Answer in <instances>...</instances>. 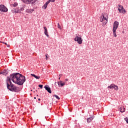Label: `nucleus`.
<instances>
[{
	"mask_svg": "<svg viewBox=\"0 0 128 128\" xmlns=\"http://www.w3.org/2000/svg\"><path fill=\"white\" fill-rule=\"evenodd\" d=\"M11 80H12L14 84L22 86L26 81V78H25V76L16 72L10 74V76L7 77L6 82H11Z\"/></svg>",
	"mask_w": 128,
	"mask_h": 128,
	"instance_id": "1",
	"label": "nucleus"
},
{
	"mask_svg": "<svg viewBox=\"0 0 128 128\" xmlns=\"http://www.w3.org/2000/svg\"><path fill=\"white\" fill-rule=\"evenodd\" d=\"M6 84H7V88L8 90L12 92H18V88L14 86L12 82H6Z\"/></svg>",
	"mask_w": 128,
	"mask_h": 128,
	"instance_id": "2",
	"label": "nucleus"
},
{
	"mask_svg": "<svg viewBox=\"0 0 128 128\" xmlns=\"http://www.w3.org/2000/svg\"><path fill=\"white\" fill-rule=\"evenodd\" d=\"M118 22L117 21H114V24H113V29L112 31L113 32V35L114 37L116 38V30L118 28Z\"/></svg>",
	"mask_w": 128,
	"mask_h": 128,
	"instance_id": "3",
	"label": "nucleus"
},
{
	"mask_svg": "<svg viewBox=\"0 0 128 128\" xmlns=\"http://www.w3.org/2000/svg\"><path fill=\"white\" fill-rule=\"evenodd\" d=\"M108 16H106V17L105 16L104 14H102V15H101L100 16V22H104L103 24L104 26H106L108 22Z\"/></svg>",
	"mask_w": 128,
	"mask_h": 128,
	"instance_id": "4",
	"label": "nucleus"
},
{
	"mask_svg": "<svg viewBox=\"0 0 128 128\" xmlns=\"http://www.w3.org/2000/svg\"><path fill=\"white\" fill-rule=\"evenodd\" d=\"M24 3L26 4H32V6H34L37 0H21Z\"/></svg>",
	"mask_w": 128,
	"mask_h": 128,
	"instance_id": "5",
	"label": "nucleus"
},
{
	"mask_svg": "<svg viewBox=\"0 0 128 128\" xmlns=\"http://www.w3.org/2000/svg\"><path fill=\"white\" fill-rule=\"evenodd\" d=\"M118 10L120 12V14H124L126 12V11L122 6L118 4Z\"/></svg>",
	"mask_w": 128,
	"mask_h": 128,
	"instance_id": "6",
	"label": "nucleus"
},
{
	"mask_svg": "<svg viewBox=\"0 0 128 128\" xmlns=\"http://www.w3.org/2000/svg\"><path fill=\"white\" fill-rule=\"evenodd\" d=\"M0 12H8V8L3 4H0Z\"/></svg>",
	"mask_w": 128,
	"mask_h": 128,
	"instance_id": "7",
	"label": "nucleus"
},
{
	"mask_svg": "<svg viewBox=\"0 0 128 128\" xmlns=\"http://www.w3.org/2000/svg\"><path fill=\"white\" fill-rule=\"evenodd\" d=\"M74 40L77 42L79 44H81L82 43V39L81 37L77 36V34H76V37L74 38Z\"/></svg>",
	"mask_w": 128,
	"mask_h": 128,
	"instance_id": "8",
	"label": "nucleus"
},
{
	"mask_svg": "<svg viewBox=\"0 0 128 128\" xmlns=\"http://www.w3.org/2000/svg\"><path fill=\"white\" fill-rule=\"evenodd\" d=\"M44 88L46 90H47V92L48 93L51 94L52 92L51 91V90H50V86L48 85L44 86Z\"/></svg>",
	"mask_w": 128,
	"mask_h": 128,
	"instance_id": "9",
	"label": "nucleus"
},
{
	"mask_svg": "<svg viewBox=\"0 0 128 128\" xmlns=\"http://www.w3.org/2000/svg\"><path fill=\"white\" fill-rule=\"evenodd\" d=\"M34 12V8L33 9L28 8L26 10V13L30 14H32Z\"/></svg>",
	"mask_w": 128,
	"mask_h": 128,
	"instance_id": "10",
	"label": "nucleus"
},
{
	"mask_svg": "<svg viewBox=\"0 0 128 128\" xmlns=\"http://www.w3.org/2000/svg\"><path fill=\"white\" fill-rule=\"evenodd\" d=\"M22 10H20L19 8H16L15 9H14V13H15V14L20 13L22 12Z\"/></svg>",
	"mask_w": 128,
	"mask_h": 128,
	"instance_id": "11",
	"label": "nucleus"
},
{
	"mask_svg": "<svg viewBox=\"0 0 128 128\" xmlns=\"http://www.w3.org/2000/svg\"><path fill=\"white\" fill-rule=\"evenodd\" d=\"M44 35H46V36L48 38L49 36H48V32L46 27L44 26Z\"/></svg>",
	"mask_w": 128,
	"mask_h": 128,
	"instance_id": "12",
	"label": "nucleus"
},
{
	"mask_svg": "<svg viewBox=\"0 0 128 128\" xmlns=\"http://www.w3.org/2000/svg\"><path fill=\"white\" fill-rule=\"evenodd\" d=\"M118 110H120V112H121V113H124L125 112V108L124 107V106H122V107H120V108H118Z\"/></svg>",
	"mask_w": 128,
	"mask_h": 128,
	"instance_id": "13",
	"label": "nucleus"
},
{
	"mask_svg": "<svg viewBox=\"0 0 128 128\" xmlns=\"http://www.w3.org/2000/svg\"><path fill=\"white\" fill-rule=\"evenodd\" d=\"M94 119V117L92 116L88 118H87L86 121L88 124H90L92 122V120Z\"/></svg>",
	"mask_w": 128,
	"mask_h": 128,
	"instance_id": "14",
	"label": "nucleus"
},
{
	"mask_svg": "<svg viewBox=\"0 0 128 128\" xmlns=\"http://www.w3.org/2000/svg\"><path fill=\"white\" fill-rule=\"evenodd\" d=\"M115 86H116V85H115L114 84H110V86H108V88H109L110 90L114 88Z\"/></svg>",
	"mask_w": 128,
	"mask_h": 128,
	"instance_id": "15",
	"label": "nucleus"
},
{
	"mask_svg": "<svg viewBox=\"0 0 128 128\" xmlns=\"http://www.w3.org/2000/svg\"><path fill=\"white\" fill-rule=\"evenodd\" d=\"M62 82L60 81V82H58V85L60 86V87H62L63 86H64V85H66V83L65 82H63L62 83Z\"/></svg>",
	"mask_w": 128,
	"mask_h": 128,
	"instance_id": "16",
	"label": "nucleus"
},
{
	"mask_svg": "<svg viewBox=\"0 0 128 128\" xmlns=\"http://www.w3.org/2000/svg\"><path fill=\"white\" fill-rule=\"evenodd\" d=\"M30 76H32L36 78V79L38 80L40 78V76H37L36 74H30Z\"/></svg>",
	"mask_w": 128,
	"mask_h": 128,
	"instance_id": "17",
	"label": "nucleus"
},
{
	"mask_svg": "<svg viewBox=\"0 0 128 128\" xmlns=\"http://www.w3.org/2000/svg\"><path fill=\"white\" fill-rule=\"evenodd\" d=\"M48 3H46L44 4L43 6V9L46 10L47 8V6H48Z\"/></svg>",
	"mask_w": 128,
	"mask_h": 128,
	"instance_id": "18",
	"label": "nucleus"
},
{
	"mask_svg": "<svg viewBox=\"0 0 128 128\" xmlns=\"http://www.w3.org/2000/svg\"><path fill=\"white\" fill-rule=\"evenodd\" d=\"M55 2V0H48V1L46 2V4H50V2Z\"/></svg>",
	"mask_w": 128,
	"mask_h": 128,
	"instance_id": "19",
	"label": "nucleus"
},
{
	"mask_svg": "<svg viewBox=\"0 0 128 128\" xmlns=\"http://www.w3.org/2000/svg\"><path fill=\"white\" fill-rule=\"evenodd\" d=\"M18 2H14V4H12L11 6L14 7H16L18 6Z\"/></svg>",
	"mask_w": 128,
	"mask_h": 128,
	"instance_id": "20",
	"label": "nucleus"
},
{
	"mask_svg": "<svg viewBox=\"0 0 128 128\" xmlns=\"http://www.w3.org/2000/svg\"><path fill=\"white\" fill-rule=\"evenodd\" d=\"M54 97L56 98V99H58V100H60V97L56 95V94H54Z\"/></svg>",
	"mask_w": 128,
	"mask_h": 128,
	"instance_id": "21",
	"label": "nucleus"
},
{
	"mask_svg": "<svg viewBox=\"0 0 128 128\" xmlns=\"http://www.w3.org/2000/svg\"><path fill=\"white\" fill-rule=\"evenodd\" d=\"M114 88V90H116V91L118 90V86H114V87L113 88Z\"/></svg>",
	"mask_w": 128,
	"mask_h": 128,
	"instance_id": "22",
	"label": "nucleus"
},
{
	"mask_svg": "<svg viewBox=\"0 0 128 128\" xmlns=\"http://www.w3.org/2000/svg\"><path fill=\"white\" fill-rule=\"evenodd\" d=\"M24 8H25V6L24 5L23 7L21 8L20 9V10L23 11L24 10Z\"/></svg>",
	"mask_w": 128,
	"mask_h": 128,
	"instance_id": "23",
	"label": "nucleus"
},
{
	"mask_svg": "<svg viewBox=\"0 0 128 128\" xmlns=\"http://www.w3.org/2000/svg\"><path fill=\"white\" fill-rule=\"evenodd\" d=\"M44 86L42 84H40L38 85V87L40 88H42V87Z\"/></svg>",
	"mask_w": 128,
	"mask_h": 128,
	"instance_id": "24",
	"label": "nucleus"
},
{
	"mask_svg": "<svg viewBox=\"0 0 128 128\" xmlns=\"http://www.w3.org/2000/svg\"><path fill=\"white\" fill-rule=\"evenodd\" d=\"M58 28L59 29H61V26H60L59 23L58 24Z\"/></svg>",
	"mask_w": 128,
	"mask_h": 128,
	"instance_id": "25",
	"label": "nucleus"
},
{
	"mask_svg": "<svg viewBox=\"0 0 128 128\" xmlns=\"http://www.w3.org/2000/svg\"><path fill=\"white\" fill-rule=\"evenodd\" d=\"M124 120L126 122V123L128 122V118H124Z\"/></svg>",
	"mask_w": 128,
	"mask_h": 128,
	"instance_id": "26",
	"label": "nucleus"
},
{
	"mask_svg": "<svg viewBox=\"0 0 128 128\" xmlns=\"http://www.w3.org/2000/svg\"><path fill=\"white\" fill-rule=\"evenodd\" d=\"M48 58V54H46V60H47Z\"/></svg>",
	"mask_w": 128,
	"mask_h": 128,
	"instance_id": "27",
	"label": "nucleus"
},
{
	"mask_svg": "<svg viewBox=\"0 0 128 128\" xmlns=\"http://www.w3.org/2000/svg\"><path fill=\"white\" fill-rule=\"evenodd\" d=\"M0 74L4 75V72H2L0 73Z\"/></svg>",
	"mask_w": 128,
	"mask_h": 128,
	"instance_id": "28",
	"label": "nucleus"
},
{
	"mask_svg": "<svg viewBox=\"0 0 128 128\" xmlns=\"http://www.w3.org/2000/svg\"><path fill=\"white\" fill-rule=\"evenodd\" d=\"M65 80H66V81H68V79H67V78H66V79H65Z\"/></svg>",
	"mask_w": 128,
	"mask_h": 128,
	"instance_id": "29",
	"label": "nucleus"
},
{
	"mask_svg": "<svg viewBox=\"0 0 128 128\" xmlns=\"http://www.w3.org/2000/svg\"><path fill=\"white\" fill-rule=\"evenodd\" d=\"M38 101H40V98H38Z\"/></svg>",
	"mask_w": 128,
	"mask_h": 128,
	"instance_id": "30",
	"label": "nucleus"
},
{
	"mask_svg": "<svg viewBox=\"0 0 128 128\" xmlns=\"http://www.w3.org/2000/svg\"><path fill=\"white\" fill-rule=\"evenodd\" d=\"M34 99H36V97H34Z\"/></svg>",
	"mask_w": 128,
	"mask_h": 128,
	"instance_id": "31",
	"label": "nucleus"
},
{
	"mask_svg": "<svg viewBox=\"0 0 128 128\" xmlns=\"http://www.w3.org/2000/svg\"><path fill=\"white\" fill-rule=\"evenodd\" d=\"M60 77H59V80H60Z\"/></svg>",
	"mask_w": 128,
	"mask_h": 128,
	"instance_id": "32",
	"label": "nucleus"
},
{
	"mask_svg": "<svg viewBox=\"0 0 128 128\" xmlns=\"http://www.w3.org/2000/svg\"><path fill=\"white\" fill-rule=\"evenodd\" d=\"M122 33L124 34V31L122 32Z\"/></svg>",
	"mask_w": 128,
	"mask_h": 128,
	"instance_id": "33",
	"label": "nucleus"
},
{
	"mask_svg": "<svg viewBox=\"0 0 128 128\" xmlns=\"http://www.w3.org/2000/svg\"><path fill=\"white\" fill-rule=\"evenodd\" d=\"M4 44H6V43H4Z\"/></svg>",
	"mask_w": 128,
	"mask_h": 128,
	"instance_id": "34",
	"label": "nucleus"
},
{
	"mask_svg": "<svg viewBox=\"0 0 128 128\" xmlns=\"http://www.w3.org/2000/svg\"><path fill=\"white\" fill-rule=\"evenodd\" d=\"M127 124H128V122H127Z\"/></svg>",
	"mask_w": 128,
	"mask_h": 128,
	"instance_id": "35",
	"label": "nucleus"
}]
</instances>
